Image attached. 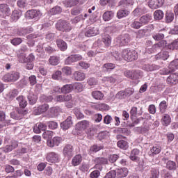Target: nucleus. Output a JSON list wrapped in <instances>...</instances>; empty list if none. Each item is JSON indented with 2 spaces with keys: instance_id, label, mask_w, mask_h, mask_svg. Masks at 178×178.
<instances>
[{
  "instance_id": "34",
  "label": "nucleus",
  "mask_w": 178,
  "mask_h": 178,
  "mask_svg": "<svg viewBox=\"0 0 178 178\" xmlns=\"http://www.w3.org/2000/svg\"><path fill=\"white\" fill-rule=\"evenodd\" d=\"M49 63L52 66L59 65V58L55 56H51L49 59Z\"/></svg>"
},
{
  "instance_id": "33",
  "label": "nucleus",
  "mask_w": 178,
  "mask_h": 178,
  "mask_svg": "<svg viewBox=\"0 0 178 178\" xmlns=\"http://www.w3.org/2000/svg\"><path fill=\"white\" fill-rule=\"evenodd\" d=\"M118 148L121 149H127L129 148V143L126 140H120L117 143Z\"/></svg>"
},
{
  "instance_id": "40",
  "label": "nucleus",
  "mask_w": 178,
  "mask_h": 178,
  "mask_svg": "<svg viewBox=\"0 0 178 178\" xmlns=\"http://www.w3.org/2000/svg\"><path fill=\"white\" fill-rule=\"evenodd\" d=\"M155 20H161L163 19V12L161 10H157L154 13Z\"/></svg>"
},
{
  "instance_id": "49",
  "label": "nucleus",
  "mask_w": 178,
  "mask_h": 178,
  "mask_svg": "<svg viewBox=\"0 0 178 178\" xmlns=\"http://www.w3.org/2000/svg\"><path fill=\"white\" fill-rule=\"evenodd\" d=\"M17 5L18 8H21V9H24V8H26V6H27V1L18 0L17 1Z\"/></svg>"
},
{
  "instance_id": "18",
  "label": "nucleus",
  "mask_w": 178,
  "mask_h": 178,
  "mask_svg": "<svg viewBox=\"0 0 178 178\" xmlns=\"http://www.w3.org/2000/svg\"><path fill=\"white\" fill-rule=\"evenodd\" d=\"M167 83L170 86H175L178 83V73L170 74L167 78Z\"/></svg>"
},
{
  "instance_id": "44",
  "label": "nucleus",
  "mask_w": 178,
  "mask_h": 178,
  "mask_svg": "<svg viewBox=\"0 0 178 178\" xmlns=\"http://www.w3.org/2000/svg\"><path fill=\"white\" fill-rule=\"evenodd\" d=\"M73 86V90H75L77 92H81L84 89L83 84L81 83H75Z\"/></svg>"
},
{
  "instance_id": "47",
  "label": "nucleus",
  "mask_w": 178,
  "mask_h": 178,
  "mask_svg": "<svg viewBox=\"0 0 178 178\" xmlns=\"http://www.w3.org/2000/svg\"><path fill=\"white\" fill-rule=\"evenodd\" d=\"M166 168L167 169H169V170H176V163L172 161H169L167 162Z\"/></svg>"
},
{
  "instance_id": "45",
  "label": "nucleus",
  "mask_w": 178,
  "mask_h": 178,
  "mask_svg": "<svg viewBox=\"0 0 178 178\" xmlns=\"http://www.w3.org/2000/svg\"><path fill=\"white\" fill-rule=\"evenodd\" d=\"M20 16H22V12L15 10L12 13L11 17L13 20H19Z\"/></svg>"
},
{
  "instance_id": "55",
  "label": "nucleus",
  "mask_w": 178,
  "mask_h": 178,
  "mask_svg": "<svg viewBox=\"0 0 178 178\" xmlns=\"http://www.w3.org/2000/svg\"><path fill=\"white\" fill-rule=\"evenodd\" d=\"M154 40H156V41H161V40H163L165 38V35L163 33H156L152 35Z\"/></svg>"
},
{
  "instance_id": "4",
  "label": "nucleus",
  "mask_w": 178,
  "mask_h": 178,
  "mask_svg": "<svg viewBox=\"0 0 178 178\" xmlns=\"http://www.w3.org/2000/svg\"><path fill=\"white\" fill-rule=\"evenodd\" d=\"M42 16L41 11L38 10H29L26 13V17L27 19H34L38 20Z\"/></svg>"
},
{
  "instance_id": "63",
  "label": "nucleus",
  "mask_w": 178,
  "mask_h": 178,
  "mask_svg": "<svg viewBox=\"0 0 178 178\" xmlns=\"http://www.w3.org/2000/svg\"><path fill=\"white\" fill-rule=\"evenodd\" d=\"M116 177V171L111 170L104 177V178H115Z\"/></svg>"
},
{
  "instance_id": "35",
  "label": "nucleus",
  "mask_w": 178,
  "mask_h": 178,
  "mask_svg": "<svg viewBox=\"0 0 178 178\" xmlns=\"http://www.w3.org/2000/svg\"><path fill=\"white\" fill-rule=\"evenodd\" d=\"M130 13L127 10H120L117 13V17L118 19H122L123 17H126Z\"/></svg>"
},
{
  "instance_id": "32",
  "label": "nucleus",
  "mask_w": 178,
  "mask_h": 178,
  "mask_svg": "<svg viewBox=\"0 0 178 178\" xmlns=\"http://www.w3.org/2000/svg\"><path fill=\"white\" fill-rule=\"evenodd\" d=\"M92 97L95 99L101 101V99H102V98H104V93L99 90L93 91V92H92Z\"/></svg>"
},
{
  "instance_id": "60",
  "label": "nucleus",
  "mask_w": 178,
  "mask_h": 178,
  "mask_svg": "<svg viewBox=\"0 0 178 178\" xmlns=\"http://www.w3.org/2000/svg\"><path fill=\"white\" fill-rule=\"evenodd\" d=\"M141 26H143V24H141V22L138 21H134L131 24V27H132V29H140Z\"/></svg>"
},
{
  "instance_id": "16",
  "label": "nucleus",
  "mask_w": 178,
  "mask_h": 178,
  "mask_svg": "<svg viewBox=\"0 0 178 178\" xmlns=\"http://www.w3.org/2000/svg\"><path fill=\"white\" fill-rule=\"evenodd\" d=\"M73 124L72 117L69 116L65 121L60 123V127L63 130L66 131L70 129Z\"/></svg>"
},
{
  "instance_id": "1",
  "label": "nucleus",
  "mask_w": 178,
  "mask_h": 178,
  "mask_svg": "<svg viewBox=\"0 0 178 178\" xmlns=\"http://www.w3.org/2000/svg\"><path fill=\"white\" fill-rule=\"evenodd\" d=\"M122 58L128 62L136 60L138 58V54L136 50H130L129 49H124L122 52Z\"/></svg>"
},
{
  "instance_id": "61",
  "label": "nucleus",
  "mask_w": 178,
  "mask_h": 178,
  "mask_svg": "<svg viewBox=\"0 0 178 178\" xmlns=\"http://www.w3.org/2000/svg\"><path fill=\"white\" fill-rule=\"evenodd\" d=\"M103 147L101 145H94L93 146H92L90 147V151L92 152H98V151H101V149H102Z\"/></svg>"
},
{
  "instance_id": "24",
  "label": "nucleus",
  "mask_w": 178,
  "mask_h": 178,
  "mask_svg": "<svg viewBox=\"0 0 178 178\" xmlns=\"http://www.w3.org/2000/svg\"><path fill=\"white\" fill-rule=\"evenodd\" d=\"M56 44L60 51H66L67 49V44L63 40H57Z\"/></svg>"
},
{
  "instance_id": "39",
  "label": "nucleus",
  "mask_w": 178,
  "mask_h": 178,
  "mask_svg": "<svg viewBox=\"0 0 178 178\" xmlns=\"http://www.w3.org/2000/svg\"><path fill=\"white\" fill-rule=\"evenodd\" d=\"M116 66L113 63H108L103 65V70L105 72H108V70H113Z\"/></svg>"
},
{
  "instance_id": "6",
  "label": "nucleus",
  "mask_w": 178,
  "mask_h": 178,
  "mask_svg": "<svg viewBox=\"0 0 178 178\" xmlns=\"http://www.w3.org/2000/svg\"><path fill=\"white\" fill-rule=\"evenodd\" d=\"M24 115H27V111L23 108L17 109V113L15 111L10 113V117L12 119H15V120H20V119L23 118Z\"/></svg>"
},
{
  "instance_id": "13",
  "label": "nucleus",
  "mask_w": 178,
  "mask_h": 178,
  "mask_svg": "<svg viewBox=\"0 0 178 178\" xmlns=\"http://www.w3.org/2000/svg\"><path fill=\"white\" fill-rule=\"evenodd\" d=\"M10 13V8L7 4H0V16L1 17H6Z\"/></svg>"
},
{
  "instance_id": "62",
  "label": "nucleus",
  "mask_w": 178,
  "mask_h": 178,
  "mask_svg": "<svg viewBox=\"0 0 178 178\" xmlns=\"http://www.w3.org/2000/svg\"><path fill=\"white\" fill-rule=\"evenodd\" d=\"M113 120V119L112 118V117L109 115H106L104 118V123L105 124H111V122Z\"/></svg>"
},
{
  "instance_id": "30",
  "label": "nucleus",
  "mask_w": 178,
  "mask_h": 178,
  "mask_svg": "<svg viewBox=\"0 0 178 178\" xmlns=\"http://www.w3.org/2000/svg\"><path fill=\"white\" fill-rule=\"evenodd\" d=\"M63 3L66 8H72L79 3V0H65Z\"/></svg>"
},
{
  "instance_id": "2",
  "label": "nucleus",
  "mask_w": 178,
  "mask_h": 178,
  "mask_svg": "<svg viewBox=\"0 0 178 178\" xmlns=\"http://www.w3.org/2000/svg\"><path fill=\"white\" fill-rule=\"evenodd\" d=\"M130 41H131V39H130V35L129 34L122 35L115 40V42L118 47L127 45Z\"/></svg>"
},
{
  "instance_id": "28",
  "label": "nucleus",
  "mask_w": 178,
  "mask_h": 178,
  "mask_svg": "<svg viewBox=\"0 0 178 178\" xmlns=\"http://www.w3.org/2000/svg\"><path fill=\"white\" fill-rule=\"evenodd\" d=\"M115 16V13L113 11H106L103 14V19L104 22H109Z\"/></svg>"
},
{
  "instance_id": "48",
  "label": "nucleus",
  "mask_w": 178,
  "mask_h": 178,
  "mask_svg": "<svg viewBox=\"0 0 178 178\" xmlns=\"http://www.w3.org/2000/svg\"><path fill=\"white\" fill-rule=\"evenodd\" d=\"M62 12V8L59 6H55L52 9L50 10V15H58Z\"/></svg>"
},
{
  "instance_id": "20",
  "label": "nucleus",
  "mask_w": 178,
  "mask_h": 178,
  "mask_svg": "<svg viewBox=\"0 0 178 178\" xmlns=\"http://www.w3.org/2000/svg\"><path fill=\"white\" fill-rule=\"evenodd\" d=\"M115 175L118 178L127 177L129 175V170L126 168H118L115 170Z\"/></svg>"
},
{
  "instance_id": "5",
  "label": "nucleus",
  "mask_w": 178,
  "mask_h": 178,
  "mask_svg": "<svg viewBox=\"0 0 178 178\" xmlns=\"http://www.w3.org/2000/svg\"><path fill=\"white\" fill-rule=\"evenodd\" d=\"M19 72H13L10 74H6L2 80L6 83H9V81H17V80H19Z\"/></svg>"
},
{
  "instance_id": "58",
  "label": "nucleus",
  "mask_w": 178,
  "mask_h": 178,
  "mask_svg": "<svg viewBox=\"0 0 178 178\" xmlns=\"http://www.w3.org/2000/svg\"><path fill=\"white\" fill-rule=\"evenodd\" d=\"M17 95H19V91H17V90H16V89L12 90L8 93V97H9V98H11V99H13L15 97H17Z\"/></svg>"
},
{
  "instance_id": "50",
  "label": "nucleus",
  "mask_w": 178,
  "mask_h": 178,
  "mask_svg": "<svg viewBox=\"0 0 178 178\" xmlns=\"http://www.w3.org/2000/svg\"><path fill=\"white\" fill-rule=\"evenodd\" d=\"M102 41L104 44L106 45V47H109L111 44L112 43V39H111V36L106 35L103 39Z\"/></svg>"
},
{
  "instance_id": "64",
  "label": "nucleus",
  "mask_w": 178,
  "mask_h": 178,
  "mask_svg": "<svg viewBox=\"0 0 178 178\" xmlns=\"http://www.w3.org/2000/svg\"><path fill=\"white\" fill-rule=\"evenodd\" d=\"M101 172L99 170H94L90 173V178H98L99 177Z\"/></svg>"
},
{
  "instance_id": "25",
  "label": "nucleus",
  "mask_w": 178,
  "mask_h": 178,
  "mask_svg": "<svg viewBox=\"0 0 178 178\" xmlns=\"http://www.w3.org/2000/svg\"><path fill=\"white\" fill-rule=\"evenodd\" d=\"M162 151V147L159 146V145H155L152 147V148L150 149L149 155H152L154 156V155H158Z\"/></svg>"
},
{
  "instance_id": "46",
  "label": "nucleus",
  "mask_w": 178,
  "mask_h": 178,
  "mask_svg": "<svg viewBox=\"0 0 178 178\" xmlns=\"http://www.w3.org/2000/svg\"><path fill=\"white\" fill-rule=\"evenodd\" d=\"M169 58V52L168 51H161L157 55V58L163 59V60H166Z\"/></svg>"
},
{
  "instance_id": "23",
  "label": "nucleus",
  "mask_w": 178,
  "mask_h": 178,
  "mask_svg": "<svg viewBox=\"0 0 178 178\" xmlns=\"http://www.w3.org/2000/svg\"><path fill=\"white\" fill-rule=\"evenodd\" d=\"M151 20H152V16L149 14H146L145 15H143L140 18V22L141 24H148V23L151 22Z\"/></svg>"
},
{
  "instance_id": "21",
  "label": "nucleus",
  "mask_w": 178,
  "mask_h": 178,
  "mask_svg": "<svg viewBox=\"0 0 178 178\" xmlns=\"http://www.w3.org/2000/svg\"><path fill=\"white\" fill-rule=\"evenodd\" d=\"M74 79L76 80V81H83V80L86 79V74L84 72L76 71L74 72Z\"/></svg>"
},
{
  "instance_id": "57",
  "label": "nucleus",
  "mask_w": 178,
  "mask_h": 178,
  "mask_svg": "<svg viewBox=\"0 0 178 178\" xmlns=\"http://www.w3.org/2000/svg\"><path fill=\"white\" fill-rule=\"evenodd\" d=\"M134 80H137V79H141L143 77V72L138 70L134 72Z\"/></svg>"
},
{
  "instance_id": "19",
  "label": "nucleus",
  "mask_w": 178,
  "mask_h": 178,
  "mask_svg": "<svg viewBox=\"0 0 178 178\" xmlns=\"http://www.w3.org/2000/svg\"><path fill=\"white\" fill-rule=\"evenodd\" d=\"M63 154L64 156H66L67 158H72V156L73 155V146L71 145H66L63 148Z\"/></svg>"
},
{
  "instance_id": "17",
  "label": "nucleus",
  "mask_w": 178,
  "mask_h": 178,
  "mask_svg": "<svg viewBox=\"0 0 178 178\" xmlns=\"http://www.w3.org/2000/svg\"><path fill=\"white\" fill-rule=\"evenodd\" d=\"M19 145V143L16 140H12L10 143V145H8L2 148L3 152H10L11 151H13V149H15V148H17Z\"/></svg>"
},
{
  "instance_id": "53",
  "label": "nucleus",
  "mask_w": 178,
  "mask_h": 178,
  "mask_svg": "<svg viewBox=\"0 0 178 178\" xmlns=\"http://www.w3.org/2000/svg\"><path fill=\"white\" fill-rule=\"evenodd\" d=\"M170 49H178V39L174 40L170 44L168 45Z\"/></svg>"
},
{
  "instance_id": "9",
  "label": "nucleus",
  "mask_w": 178,
  "mask_h": 178,
  "mask_svg": "<svg viewBox=\"0 0 178 178\" xmlns=\"http://www.w3.org/2000/svg\"><path fill=\"white\" fill-rule=\"evenodd\" d=\"M98 34H99V29L97 26L88 27L85 33L86 37H95Z\"/></svg>"
},
{
  "instance_id": "54",
  "label": "nucleus",
  "mask_w": 178,
  "mask_h": 178,
  "mask_svg": "<svg viewBox=\"0 0 178 178\" xmlns=\"http://www.w3.org/2000/svg\"><path fill=\"white\" fill-rule=\"evenodd\" d=\"M126 97V92L124 91H120L115 95V98H118V99H124Z\"/></svg>"
},
{
  "instance_id": "10",
  "label": "nucleus",
  "mask_w": 178,
  "mask_h": 178,
  "mask_svg": "<svg viewBox=\"0 0 178 178\" xmlns=\"http://www.w3.org/2000/svg\"><path fill=\"white\" fill-rule=\"evenodd\" d=\"M165 0H149L148 6L150 9H158L163 6Z\"/></svg>"
},
{
  "instance_id": "52",
  "label": "nucleus",
  "mask_w": 178,
  "mask_h": 178,
  "mask_svg": "<svg viewBox=\"0 0 178 178\" xmlns=\"http://www.w3.org/2000/svg\"><path fill=\"white\" fill-rule=\"evenodd\" d=\"M74 113L75 116H76L77 119H83V118H84V114H83L79 108H74Z\"/></svg>"
},
{
  "instance_id": "15",
  "label": "nucleus",
  "mask_w": 178,
  "mask_h": 178,
  "mask_svg": "<svg viewBox=\"0 0 178 178\" xmlns=\"http://www.w3.org/2000/svg\"><path fill=\"white\" fill-rule=\"evenodd\" d=\"M49 109V106L47 104H44L39 107H36L33 110L34 115H41V113H44L47 112Z\"/></svg>"
},
{
  "instance_id": "27",
  "label": "nucleus",
  "mask_w": 178,
  "mask_h": 178,
  "mask_svg": "<svg viewBox=\"0 0 178 178\" xmlns=\"http://www.w3.org/2000/svg\"><path fill=\"white\" fill-rule=\"evenodd\" d=\"M81 161H83V159L81 157V155L78 154L73 157L72 160V166H79L80 163H81Z\"/></svg>"
},
{
  "instance_id": "36",
  "label": "nucleus",
  "mask_w": 178,
  "mask_h": 178,
  "mask_svg": "<svg viewBox=\"0 0 178 178\" xmlns=\"http://www.w3.org/2000/svg\"><path fill=\"white\" fill-rule=\"evenodd\" d=\"M166 109H168V102L163 100L159 104V111L161 113H165Z\"/></svg>"
},
{
  "instance_id": "12",
  "label": "nucleus",
  "mask_w": 178,
  "mask_h": 178,
  "mask_svg": "<svg viewBox=\"0 0 178 178\" xmlns=\"http://www.w3.org/2000/svg\"><path fill=\"white\" fill-rule=\"evenodd\" d=\"M46 159L50 163H56V162H59V154L55 152L48 153Z\"/></svg>"
},
{
  "instance_id": "31",
  "label": "nucleus",
  "mask_w": 178,
  "mask_h": 178,
  "mask_svg": "<svg viewBox=\"0 0 178 178\" xmlns=\"http://www.w3.org/2000/svg\"><path fill=\"white\" fill-rule=\"evenodd\" d=\"M17 101L19 102L21 108H26L27 106V100L23 96H19L17 97Z\"/></svg>"
},
{
  "instance_id": "7",
  "label": "nucleus",
  "mask_w": 178,
  "mask_h": 178,
  "mask_svg": "<svg viewBox=\"0 0 178 178\" xmlns=\"http://www.w3.org/2000/svg\"><path fill=\"white\" fill-rule=\"evenodd\" d=\"M81 59H83V56L80 54L71 55L65 59V64L72 65V63L79 62V60H81Z\"/></svg>"
},
{
  "instance_id": "22",
  "label": "nucleus",
  "mask_w": 178,
  "mask_h": 178,
  "mask_svg": "<svg viewBox=\"0 0 178 178\" xmlns=\"http://www.w3.org/2000/svg\"><path fill=\"white\" fill-rule=\"evenodd\" d=\"M143 69L146 72H154V70H158L159 66L154 64H145L143 65Z\"/></svg>"
},
{
  "instance_id": "14",
  "label": "nucleus",
  "mask_w": 178,
  "mask_h": 178,
  "mask_svg": "<svg viewBox=\"0 0 178 178\" xmlns=\"http://www.w3.org/2000/svg\"><path fill=\"white\" fill-rule=\"evenodd\" d=\"M76 127L77 130H79L80 131H84V130L90 127V122L88 120L80 121L76 124Z\"/></svg>"
},
{
  "instance_id": "51",
  "label": "nucleus",
  "mask_w": 178,
  "mask_h": 178,
  "mask_svg": "<svg viewBox=\"0 0 178 178\" xmlns=\"http://www.w3.org/2000/svg\"><path fill=\"white\" fill-rule=\"evenodd\" d=\"M47 126L51 130H55V129H58V122L50 121L47 122Z\"/></svg>"
},
{
  "instance_id": "26",
  "label": "nucleus",
  "mask_w": 178,
  "mask_h": 178,
  "mask_svg": "<svg viewBox=\"0 0 178 178\" xmlns=\"http://www.w3.org/2000/svg\"><path fill=\"white\" fill-rule=\"evenodd\" d=\"M138 154H140V151L137 149H134L131 151V155L129 156L131 161H134L135 162H137V161H138V159H140L138 158Z\"/></svg>"
},
{
  "instance_id": "56",
  "label": "nucleus",
  "mask_w": 178,
  "mask_h": 178,
  "mask_svg": "<svg viewBox=\"0 0 178 178\" xmlns=\"http://www.w3.org/2000/svg\"><path fill=\"white\" fill-rule=\"evenodd\" d=\"M28 99L31 105H34L37 102V97L34 95L28 96Z\"/></svg>"
},
{
  "instance_id": "59",
  "label": "nucleus",
  "mask_w": 178,
  "mask_h": 178,
  "mask_svg": "<svg viewBox=\"0 0 178 178\" xmlns=\"http://www.w3.org/2000/svg\"><path fill=\"white\" fill-rule=\"evenodd\" d=\"M158 177H159V170L152 169L151 170L150 178H158Z\"/></svg>"
},
{
  "instance_id": "42",
  "label": "nucleus",
  "mask_w": 178,
  "mask_h": 178,
  "mask_svg": "<svg viewBox=\"0 0 178 178\" xmlns=\"http://www.w3.org/2000/svg\"><path fill=\"white\" fill-rule=\"evenodd\" d=\"M60 111H61V109L58 106L51 107L50 108V113L54 118H55L56 116H58V115H59V112H60Z\"/></svg>"
},
{
  "instance_id": "37",
  "label": "nucleus",
  "mask_w": 178,
  "mask_h": 178,
  "mask_svg": "<svg viewBox=\"0 0 178 178\" xmlns=\"http://www.w3.org/2000/svg\"><path fill=\"white\" fill-rule=\"evenodd\" d=\"M175 19V15L172 11H168L165 14V21L167 23H172Z\"/></svg>"
},
{
  "instance_id": "43",
  "label": "nucleus",
  "mask_w": 178,
  "mask_h": 178,
  "mask_svg": "<svg viewBox=\"0 0 178 178\" xmlns=\"http://www.w3.org/2000/svg\"><path fill=\"white\" fill-rule=\"evenodd\" d=\"M95 163L99 165H106L108 163V159L103 157H97L95 159Z\"/></svg>"
},
{
  "instance_id": "11",
  "label": "nucleus",
  "mask_w": 178,
  "mask_h": 178,
  "mask_svg": "<svg viewBox=\"0 0 178 178\" xmlns=\"http://www.w3.org/2000/svg\"><path fill=\"white\" fill-rule=\"evenodd\" d=\"M144 13H147V8L143 5L138 6L132 12V15L135 17H138V16H141V15H144Z\"/></svg>"
},
{
  "instance_id": "38",
  "label": "nucleus",
  "mask_w": 178,
  "mask_h": 178,
  "mask_svg": "<svg viewBox=\"0 0 178 178\" xmlns=\"http://www.w3.org/2000/svg\"><path fill=\"white\" fill-rule=\"evenodd\" d=\"M170 115L168 114L164 115L162 118V124H163V126H169V124H170Z\"/></svg>"
},
{
  "instance_id": "41",
  "label": "nucleus",
  "mask_w": 178,
  "mask_h": 178,
  "mask_svg": "<svg viewBox=\"0 0 178 178\" xmlns=\"http://www.w3.org/2000/svg\"><path fill=\"white\" fill-rule=\"evenodd\" d=\"M62 73L65 76H71L72 73H73V70L71 67L65 66L62 68Z\"/></svg>"
},
{
  "instance_id": "29",
  "label": "nucleus",
  "mask_w": 178,
  "mask_h": 178,
  "mask_svg": "<svg viewBox=\"0 0 178 178\" xmlns=\"http://www.w3.org/2000/svg\"><path fill=\"white\" fill-rule=\"evenodd\" d=\"M72 91H73V85L72 84H67L61 88V92L63 94H69Z\"/></svg>"
},
{
  "instance_id": "3",
  "label": "nucleus",
  "mask_w": 178,
  "mask_h": 178,
  "mask_svg": "<svg viewBox=\"0 0 178 178\" xmlns=\"http://www.w3.org/2000/svg\"><path fill=\"white\" fill-rule=\"evenodd\" d=\"M56 27L59 31H70V30H72L70 24L65 20H59L56 23Z\"/></svg>"
},
{
  "instance_id": "8",
  "label": "nucleus",
  "mask_w": 178,
  "mask_h": 178,
  "mask_svg": "<svg viewBox=\"0 0 178 178\" xmlns=\"http://www.w3.org/2000/svg\"><path fill=\"white\" fill-rule=\"evenodd\" d=\"M168 69H163V72H164L163 73V74H169V73H170V72H175V70H177L178 69V59L174 60L173 61H172L169 66H168Z\"/></svg>"
}]
</instances>
